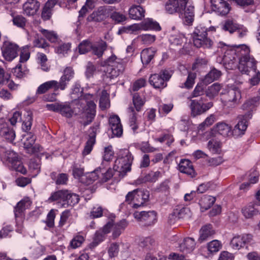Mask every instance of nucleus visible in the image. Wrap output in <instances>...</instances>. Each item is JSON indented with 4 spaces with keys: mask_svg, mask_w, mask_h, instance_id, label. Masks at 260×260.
<instances>
[{
    "mask_svg": "<svg viewBox=\"0 0 260 260\" xmlns=\"http://www.w3.org/2000/svg\"><path fill=\"white\" fill-rule=\"evenodd\" d=\"M133 157L127 149L120 150L118 157L115 160L113 169H109L105 171L104 169L98 168L90 173L89 179L95 177L102 179H110L114 175L119 177H125L126 174L130 172ZM117 176H115L116 178Z\"/></svg>",
    "mask_w": 260,
    "mask_h": 260,
    "instance_id": "nucleus-1",
    "label": "nucleus"
},
{
    "mask_svg": "<svg viewBox=\"0 0 260 260\" xmlns=\"http://www.w3.org/2000/svg\"><path fill=\"white\" fill-rule=\"evenodd\" d=\"M79 103L85 106L82 107L80 118L83 119L81 123L85 125L91 123L95 115L96 105L94 102V97L92 94H85L79 100Z\"/></svg>",
    "mask_w": 260,
    "mask_h": 260,
    "instance_id": "nucleus-2",
    "label": "nucleus"
},
{
    "mask_svg": "<svg viewBox=\"0 0 260 260\" xmlns=\"http://www.w3.org/2000/svg\"><path fill=\"white\" fill-rule=\"evenodd\" d=\"M250 49L246 45H243L241 51V56L239 58L238 68L243 74L250 75L251 72H256L257 70V61L255 58L249 55Z\"/></svg>",
    "mask_w": 260,
    "mask_h": 260,
    "instance_id": "nucleus-3",
    "label": "nucleus"
},
{
    "mask_svg": "<svg viewBox=\"0 0 260 260\" xmlns=\"http://www.w3.org/2000/svg\"><path fill=\"white\" fill-rule=\"evenodd\" d=\"M103 66L106 68L105 71L106 76L110 79L116 78L124 70V64L122 60L114 55L108 58L103 62Z\"/></svg>",
    "mask_w": 260,
    "mask_h": 260,
    "instance_id": "nucleus-4",
    "label": "nucleus"
},
{
    "mask_svg": "<svg viewBox=\"0 0 260 260\" xmlns=\"http://www.w3.org/2000/svg\"><path fill=\"white\" fill-rule=\"evenodd\" d=\"M31 202L29 198L26 197L20 201L14 207V212L16 220V231L19 233L22 232L25 218V211L29 209Z\"/></svg>",
    "mask_w": 260,
    "mask_h": 260,
    "instance_id": "nucleus-5",
    "label": "nucleus"
},
{
    "mask_svg": "<svg viewBox=\"0 0 260 260\" xmlns=\"http://www.w3.org/2000/svg\"><path fill=\"white\" fill-rule=\"evenodd\" d=\"M194 45L198 48H211L213 42L207 37V28L201 25L196 27L192 33Z\"/></svg>",
    "mask_w": 260,
    "mask_h": 260,
    "instance_id": "nucleus-6",
    "label": "nucleus"
},
{
    "mask_svg": "<svg viewBox=\"0 0 260 260\" xmlns=\"http://www.w3.org/2000/svg\"><path fill=\"white\" fill-rule=\"evenodd\" d=\"M243 45L234 48L226 50L223 57V62L225 68L228 70H233L237 66V60L241 56Z\"/></svg>",
    "mask_w": 260,
    "mask_h": 260,
    "instance_id": "nucleus-7",
    "label": "nucleus"
},
{
    "mask_svg": "<svg viewBox=\"0 0 260 260\" xmlns=\"http://www.w3.org/2000/svg\"><path fill=\"white\" fill-rule=\"evenodd\" d=\"M171 77L168 71L162 70L159 74L151 75L149 78V82L154 88L162 89L167 86V82Z\"/></svg>",
    "mask_w": 260,
    "mask_h": 260,
    "instance_id": "nucleus-8",
    "label": "nucleus"
},
{
    "mask_svg": "<svg viewBox=\"0 0 260 260\" xmlns=\"http://www.w3.org/2000/svg\"><path fill=\"white\" fill-rule=\"evenodd\" d=\"M5 157L8 162L9 167L13 170L25 174L26 169L24 167L20 157L14 151L9 150L6 152Z\"/></svg>",
    "mask_w": 260,
    "mask_h": 260,
    "instance_id": "nucleus-9",
    "label": "nucleus"
},
{
    "mask_svg": "<svg viewBox=\"0 0 260 260\" xmlns=\"http://www.w3.org/2000/svg\"><path fill=\"white\" fill-rule=\"evenodd\" d=\"M251 114L249 112L244 115H239L238 116L239 121L232 131V136L235 137L242 136L247 129V120L251 118Z\"/></svg>",
    "mask_w": 260,
    "mask_h": 260,
    "instance_id": "nucleus-10",
    "label": "nucleus"
},
{
    "mask_svg": "<svg viewBox=\"0 0 260 260\" xmlns=\"http://www.w3.org/2000/svg\"><path fill=\"white\" fill-rule=\"evenodd\" d=\"M2 50L4 58L8 61H11L18 56L19 48L16 44L6 42L2 48Z\"/></svg>",
    "mask_w": 260,
    "mask_h": 260,
    "instance_id": "nucleus-11",
    "label": "nucleus"
},
{
    "mask_svg": "<svg viewBox=\"0 0 260 260\" xmlns=\"http://www.w3.org/2000/svg\"><path fill=\"white\" fill-rule=\"evenodd\" d=\"M190 108L191 111V115L193 116L204 113L213 106L212 103L209 102L204 104L202 100H190Z\"/></svg>",
    "mask_w": 260,
    "mask_h": 260,
    "instance_id": "nucleus-12",
    "label": "nucleus"
},
{
    "mask_svg": "<svg viewBox=\"0 0 260 260\" xmlns=\"http://www.w3.org/2000/svg\"><path fill=\"white\" fill-rule=\"evenodd\" d=\"M241 92L238 88H234L228 90L225 93L223 99L225 104L228 106H235L241 99Z\"/></svg>",
    "mask_w": 260,
    "mask_h": 260,
    "instance_id": "nucleus-13",
    "label": "nucleus"
},
{
    "mask_svg": "<svg viewBox=\"0 0 260 260\" xmlns=\"http://www.w3.org/2000/svg\"><path fill=\"white\" fill-rule=\"evenodd\" d=\"M26 140L24 142V148L27 153L30 154H36L42 151V147L39 144H35L36 137L31 133L27 134L26 136Z\"/></svg>",
    "mask_w": 260,
    "mask_h": 260,
    "instance_id": "nucleus-14",
    "label": "nucleus"
},
{
    "mask_svg": "<svg viewBox=\"0 0 260 260\" xmlns=\"http://www.w3.org/2000/svg\"><path fill=\"white\" fill-rule=\"evenodd\" d=\"M252 240V236L250 234L237 235L233 238L231 245L233 248L239 250L245 245L249 244Z\"/></svg>",
    "mask_w": 260,
    "mask_h": 260,
    "instance_id": "nucleus-15",
    "label": "nucleus"
},
{
    "mask_svg": "<svg viewBox=\"0 0 260 260\" xmlns=\"http://www.w3.org/2000/svg\"><path fill=\"white\" fill-rule=\"evenodd\" d=\"M134 216L140 221H146L148 225L153 224L156 220V213L154 211H137L134 213Z\"/></svg>",
    "mask_w": 260,
    "mask_h": 260,
    "instance_id": "nucleus-16",
    "label": "nucleus"
},
{
    "mask_svg": "<svg viewBox=\"0 0 260 260\" xmlns=\"http://www.w3.org/2000/svg\"><path fill=\"white\" fill-rule=\"evenodd\" d=\"M213 10L219 15H225L230 10L229 4L224 0H211Z\"/></svg>",
    "mask_w": 260,
    "mask_h": 260,
    "instance_id": "nucleus-17",
    "label": "nucleus"
},
{
    "mask_svg": "<svg viewBox=\"0 0 260 260\" xmlns=\"http://www.w3.org/2000/svg\"><path fill=\"white\" fill-rule=\"evenodd\" d=\"M184 7L179 0H168L165 4V10L169 14L182 13Z\"/></svg>",
    "mask_w": 260,
    "mask_h": 260,
    "instance_id": "nucleus-18",
    "label": "nucleus"
},
{
    "mask_svg": "<svg viewBox=\"0 0 260 260\" xmlns=\"http://www.w3.org/2000/svg\"><path fill=\"white\" fill-rule=\"evenodd\" d=\"M109 123L113 134L117 137L121 136L123 129L119 117L117 115L110 116Z\"/></svg>",
    "mask_w": 260,
    "mask_h": 260,
    "instance_id": "nucleus-19",
    "label": "nucleus"
},
{
    "mask_svg": "<svg viewBox=\"0 0 260 260\" xmlns=\"http://www.w3.org/2000/svg\"><path fill=\"white\" fill-rule=\"evenodd\" d=\"M191 215L190 210L188 208H176L174 210L173 212L170 215L169 221L170 223H174L173 220H175L176 218H189L191 217Z\"/></svg>",
    "mask_w": 260,
    "mask_h": 260,
    "instance_id": "nucleus-20",
    "label": "nucleus"
},
{
    "mask_svg": "<svg viewBox=\"0 0 260 260\" xmlns=\"http://www.w3.org/2000/svg\"><path fill=\"white\" fill-rule=\"evenodd\" d=\"M74 72L71 67H67L64 70L62 76L58 82L60 89L63 90L66 89L69 82L73 78Z\"/></svg>",
    "mask_w": 260,
    "mask_h": 260,
    "instance_id": "nucleus-21",
    "label": "nucleus"
},
{
    "mask_svg": "<svg viewBox=\"0 0 260 260\" xmlns=\"http://www.w3.org/2000/svg\"><path fill=\"white\" fill-rule=\"evenodd\" d=\"M179 170L191 178L196 177V173L191 162L188 159H182L179 164Z\"/></svg>",
    "mask_w": 260,
    "mask_h": 260,
    "instance_id": "nucleus-22",
    "label": "nucleus"
},
{
    "mask_svg": "<svg viewBox=\"0 0 260 260\" xmlns=\"http://www.w3.org/2000/svg\"><path fill=\"white\" fill-rule=\"evenodd\" d=\"M50 89H53L54 91L60 89L57 81L50 80L41 84L36 91V94L45 93Z\"/></svg>",
    "mask_w": 260,
    "mask_h": 260,
    "instance_id": "nucleus-23",
    "label": "nucleus"
},
{
    "mask_svg": "<svg viewBox=\"0 0 260 260\" xmlns=\"http://www.w3.org/2000/svg\"><path fill=\"white\" fill-rule=\"evenodd\" d=\"M215 234V231L211 224H206L202 227L200 231V237L198 241L200 243L204 242L208 240Z\"/></svg>",
    "mask_w": 260,
    "mask_h": 260,
    "instance_id": "nucleus-24",
    "label": "nucleus"
},
{
    "mask_svg": "<svg viewBox=\"0 0 260 260\" xmlns=\"http://www.w3.org/2000/svg\"><path fill=\"white\" fill-rule=\"evenodd\" d=\"M196 243L194 240L192 238H185L183 241L180 243L179 246V250L183 253H188L192 251L195 248Z\"/></svg>",
    "mask_w": 260,
    "mask_h": 260,
    "instance_id": "nucleus-25",
    "label": "nucleus"
},
{
    "mask_svg": "<svg viewBox=\"0 0 260 260\" xmlns=\"http://www.w3.org/2000/svg\"><path fill=\"white\" fill-rule=\"evenodd\" d=\"M40 7L39 3L36 0H27L23 6L24 13L27 15H34L36 13Z\"/></svg>",
    "mask_w": 260,
    "mask_h": 260,
    "instance_id": "nucleus-26",
    "label": "nucleus"
},
{
    "mask_svg": "<svg viewBox=\"0 0 260 260\" xmlns=\"http://www.w3.org/2000/svg\"><path fill=\"white\" fill-rule=\"evenodd\" d=\"M215 131L224 137L232 136V127L224 122H219L214 127Z\"/></svg>",
    "mask_w": 260,
    "mask_h": 260,
    "instance_id": "nucleus-27",
    "label": "nucleus"
},
{
    "mask_svg": "<svg viewBox=\"0 0 260 260\" xmlns=\"http://www.w3.org/2000/svg\"><path fill=\"white\" fill-rule=\"evenodd\" d=\"M106 13V9L104 7L99 8L97 11H94L87 18L89 22H99L103 20Z\"/></svg>",
    "mask_w": 260,
    "mask_h": 260,
    "instance_id": "nucleus-28",
    "label": "nucleus"
},
{
    "mask_svg": "<svg viewBox=\"0 0 260 260\" xmlns=\"http://www.w3.org/2000/svg\"><path fill=\"white\" fill-rule=\"evenodd\" d=\"M156 50L153 48L144 49L141 54V58L144 64H148L154 57Z\"/></svg>",
    "mask_w": 260,
    "mask_h": 260,
    "instance_id": "nucleus-29",
    "label": "nucleus"
},
{
    "mask_svg": "<svg viewBox=\"0 0 260 260\" xmlns=\"http://www.w3.org/2000/svg\"><path fill=\"white\" fill-rule=\"evenodd\" d=\"M221 75V72L214 68L212 69L204 77L202 82L205 85L217 80Z\"/></svg>",
    "mask_w": 260,
    "mask_h": 260,
    "instance_id": "nucleus-30",
    "label": "nucleus"
},
{
    "mask_svg": "<svg viewBox=\"0 0 260 260\" xmlns=\"http://www.w3.org/2000/svg\"><path fill=\"white\" fill-rule=\"evenodd\" d=\"M79 197L75 193H70L67 190L64 203H60L61 207L67 208L68 206H72L77 204L79 201Z\"/></svg>",
    "mask_w": 260,
    "mask_h": 260,
    "instance_id": "nucleus-31",
    "label": "nucleus"
},
{
    "mask_svg": "<svg viewBox=\"0 0 260 260\" xmlns=\"http://www.w3.org/2000/svg\"><path fill=\"white\" fill-rule=\"evenodd\" d=\"M145 10L140 6H134L129 10V15L132 19L139 20L144 17Z\"/></svg>",
    "mask_w": 260,
    "mask_h": 260,
    "instance_id": "nucleus-32",
    "label": "nucleus"
},
{
    "mask_svg": "<svg viewBox=\"0 0 260 260\" xmlns=\"http://www.w3.org/2000/svg\"><path fill=\"white\" fill-rule=\"evenodd\" d=\"M0 135L10 141H12L15 138V132L6 124L1 125Z\"/></svg>",
    "mask_w": 260,
    "mask_h": 260,
    "instance_id": "nucleus-33",
    "label": "nucleus"
},
{
    "mask_svg": "<svg viewBox=\"0 0 260 260\" xmlns=\"http://www.w3.org/2000/svg\"><path fill=\"white\" fill-rule=\"evenodd\" d=\"M183 12H184V19L185 22L188 24L191 23L194 20V7L191 5L187 4L184 7Z\"/></svg>",
    "mask_w": 260,
    "mask_h": 260,
    "instance_id": "nucleus-34",
    "label": "nucleus"
},
{
    "mask_svg": "<svg viewBox=\"0 0 260 260\" xmlns=\"http://www.w3.org/2000/svg\"><path fill=\"white\" fill-rule=\"evenodd\" d=\"M67 190H60L52 193L48 199L50 202L58 201V204L61 206L60 203H64Z\"/></svg>",
    "mask_w": 260,
    "mask_h": 260,
    "instance_id": "nucleus-35",
    "label": "nucleus"
},
{
    "mask_svg": "<svg viewBox=\"0 0 260 260\" xmlns=\"http://www.w3.org/2000/svg\"><path fill=\"white\" fill-rule=\"evenodd\" d=\"M242 213L246 218H250L258 214L259 211L253 204L249 205L242 209Z\"/></svg>",
    "mask_w": 260,
    "mask_h": 260,
    "instance_id": "nucleus-36",
    "label": "nucleus"
},
{
    "mask_svg": "<svg viewBox=\"0 0 260 260\" xmlns=\"http://www.w3.org/2000/svg\"><path fill=\"white\" fill-rule=\"evenodd\" d=\"M129 113V125L134 132H135L138 128V123L136 113L135 112L134 108L133 107H129L128 108Z\"/></svg>",
    "mask_w": 260,
    "mask_h": 260,
    "instance_id": "nucleus-37",
    "label": "nucleus"
},
{
    "mask_svg": "<svg viewBox=\"0 0 260 260\" xmlns=\"http://www.w3.org/2000/svg\"><path fill=\"white\" fill-rule=\"evenodd\" d=\"M216 199L210 196H204L200 201V204L203 209L207 210L210 208L215 203Z\"/></svg>",
    "mask_w": 260,
    "mask_h": 260,
    "instance_id": "nucleus-38",
    "label": "nucleus"
},
{
    "mask_svg": "<svg viewBox=\"0 0 260 260\" xmlns=\"http://www.w3.org/2000/svg\"><path fill=\"white\" fill-rule=\"evenodd\" d=\"M141 23L143 30H159L160 29L159 24L151 19H148Z\"/></svg>",
    "mask_w": 260,
    "mask_h": 260,
    "instance_id": "nucleus-39",
    "label": "nucleus"
},
{
    "mask_svg": "<svg viewBox=\"0 0 260 260\" xmlns=\"http://www.w3.org/2000/svg\"><path fill=\"white\" fill-rule=\"evenodd\" d=\"M221 143L216 140L211 139L207 144L208 149L213 153H219L221 151Z\"/></svg>",
    "mask_w": 260,
    "mask_h": 260,
    "instance_id": "nucleus-40",
    "label": "nucleus"
},
{
    "mask_svg": "<svg viewBox=\"0 0 260 260\" xmlns=\"http://www.w3.org/2000/svg\"><path fill=\"white\" fill-rule=\"evenodd\" d=\"M141 29H142V23L140 24H134L126 27L121 28L119 29L118 34L119 35L123 33L132 34Z\"/></svg>",
    "mask_w": 260,
    "mask_h": 260,
    "instance_id": "nucleus-41",
    "label": "nucleus"
},
{
    "mask_svg": "<svg viewBox=\"0 0 260 260\" xmlns=\"http://www.w3.org/2000/svg\"><path fill=\"white\" fill-rule=\"evenodd\" d=\"M40 31L50 42L55 43L57 41L58 36L55 31L43 28H41Z\"/></svg>",
    "mask_w": 260,
    "mask_h": 260,
    "instance_id": "nucleus-42",
    "label": "nucleus"
},
{
    "mask_svg": "<svg viewBox=\"0 0 260 260\" xmlns=\"http://www.w3.org/2000/svg\"><path fill=\"white\" fill-rule=\"evenodd\" d=\"M100 107L102 110H105L110 107L109 94L105 90L102 92L100 99Z\"/></svg>",
    "mask_w": 260,
    "mask_h": 260,
    "instance_id": "nucleus-43",
    "label": "nucleus"
},
{
    "mask_svg": "<svg viewBox=\"0 0 260 260\" xmlns=\"http://www.w3.org/2000/svg\"><path fill=\"white\" fill-rule=\"evenodd\" d=\"M221 89V86L219 84L214 83L209 86L206 93L207 96L212 98L217 95Z\"/></svg>",
    "mask_w": 260,
    "mask_h": 260,
    "instance_id": "nucleus-44",
    "label": "nucleus"
},
{
    "mask_svg": "<svg viewBox=\"0 0 260 260\" xmlns=\"http://www.w3.org/2000/svg\"><path fill=\"white\" fill-rule=\"evenodd\" d=\"M58 112L68 118L72 117L74 113L71 107L68 104H60Z\"/></svg>",
    "mask_w": 260,
    "mask_h": 260,
    "instance_id": "nucleus-45",
    "label": "nucleus"
},
{
    "mask_svg": "<svg viewBox=\"0 0 260 260\" xmlns=\"http://www.w3.org/2000/svg\"><path fill=\"white\" fill-rule=\"evenodd\" d=\"M196 78V74L195 73L189 72L186 81L180 86L181 88H186L187 89L191 88L194 83V80Z\"/></svg>",
    "mask_w": 260,
    "mask_h": 260,
    "instance_id": "nucleus-46",
    "label": "nucleus"
},
{
    "mask_svg": "<svg viewBox=\"0 0 260 260\" xmlns=\"http://www.w3.org/2000/svg\"><path fill=\"white\" fill-rule=\"evenodd\" d=\"M222 247L221 242L217 240H214L208 243L207 248L210 253H214L218 251Z\"/></svg>",
    "mask_w": 260,
    "mask_h": 260,
    "instance_id": "nucleus-47",
    "label": "nucleus"
},
{
    "mask_svg": "<svg viewBox=\"0 0 260 260\" xmlns=\"http://www.w3.org/2000/svg\"><path fill=\"white\" fill-rule=\"evenodd\" d=\"M106 49V44L105 42H102L98 45H92V50L93 53L98 57L102 56L103 52Z\"/></svg>",
    "mask_w": 260,
    "mask_h": 260,
    "instance_id": "nucleus-48",
    "label": "nucleus"
},
{
    "mask_svg": "<svg viewBox=\"0 0 260 260\" xmlns=\"http://www.w3.org/2000/svg\"><path fill=\"white\" fill-rule=\"evenodd\" d=\"M92 45L88 41H82L78 46L79 52L80 54H85L91 50Z\"/></svg>",
    "mask_w": 260,
    "mask_h": 260,
    "instance_id": "nucleus-49",
    "label": "nucleus"
},
{
    "mask_svg": "<svg viewBox=\"0 0 260 260\" xmlns=\"http://www.w3.org/2000/svg\"><path fill=\"white\" fill-rule=\"evenodd\" d=\"M95 136L94 135L93 136H89L82 152L83 155H87L91 152L93 145L95 143Z\"/></svg>",
    "mask_w": 260,
    "mask_h": 260,
    "instance_id": "nucleus-50",
    "label": "nucleus"
},
{
    "mask_svg": "<svg viewBox=\"0 0 260 260\" xmlns=\"http://www.w3.org/2000/svg\"><path fill=\"white\" fill-rule=\"evenodd\" d=\"M155 243V240L151 237L142 238L140 239L139 245L142 247L150 248Z\"/></svg>",
    "mask_w": 260,
    "mask_h": 260,
    "instance_id": "nucleus-51",
    "label": "nucleus"
},
{
    "mask_svg": "<svg viewBox=\"0 0 260 260\" xmlns=\"http://www.w3.org/2000/svg\"><path fill=\"white\" fill-rule=\"evenodd\" d=\"M141 197V200L140 204L139 203H135L134 204V208H138L143 204L149 200V192L147 190L146 191H139V193L137 194V197Z\"/></svg>",
    "mask_w": 260,
    "mask_h": 260,
    "instance_id": "nucleus-52",
    "label": "nucleus"
},
{
    "mask_svg": "<svg viewBox=\"0 0 260 260\" xmlns=\"http://www.w3.org/2000/svg\"><path fill=\"white\" fill-rule=\"evenodd\" d=\"M133 104L137 111H140L142 107L144 104V101L140 96L138 93H135L133 99Z\"/></svg>",
    "mask_w": 260,
    "mask_h": 260,
    "instance_id": "nucleus-53",
    "label": "nucleus"
},
{
    "mask_svg": "<svg viewBox=\"0 0 260 260\" xmlns=\"http://www.w3.org/2000/svg\"><path fill=\"white\" fill-rule=\"evenodd\" d=\"M238 24L234 23L233 21L229 20L225 22L222 28L224 30L228 31L230 33L232 34L236 31L238 29Z\"/></svg>",
    "mask_w": 260,
    "mask_h": 260,
    "instance_id": "nucleus-54",
    "label": "nucleus"
},
{
    "mask_svg": "<svg viewBox=\"0 0 260 260\" xmlns=\"http://www.w3.org/2000/svg\"><path fill=\"white\" fill-rule=\"evenodd\" d=\"M35 47L46 49L49 46V44L42 38L39 37L38 35L35 37L33 42Z\"/></svg>",
    "mask_w": 260,
    "mask_h": 260,
    "instance_id": "nucleus-55",
    "label": "nucleus"
},
{
    "mask_svg": "<svg viewBox=\"0 0 260 260\" xmlns=\"http://www.w3.org/2000/svg\"><path fill=\"white\" fill-rule=\"evenodd\" d=\"M84 241V238L82 236L77 235L75 236L70 242V246L75 249L80 247Z\"/></svg>",
    "mask_w": 260,
    "mask_h": 260,
    "instance_id": "nucleus-56",
    "label": "nucleus"
},
{
    "mask_svg": "<svg viewBox=\"0 0 260 260\" xmlns=\"http://www.w3.org/2000/svg\"><path fill=\"white\" fill-rule=\"evenodd\" d=\"M13 24L21 28H24L26 23V19L21 15H16L13 18Z\"/></svg>",
    "mask_w": 260,
    "mask_h": 260,
    "instance_id": "nucleus-57",
    "label": "nucleus"
},
{
    "mask_svg": "<svg viewBox=\"0 0 260 260\" xmlns=\"http://www.w3.org/2000/svg\"><path fill=\"white\" fill-rule=\"evenodd\" d=\"M142 42L146 45H150L155 41V36L154 35L145 34L139 36Z\"/></svg>",
    "mask_w": 260,
    "mask_h": 260,
    "instance_id": "nucleus-58",
    "label": "nucleus"
},
{
    "mask_svg": "<svg viewBox=\"0 0 260 260\" xmlns=\"http://www.w3.org/2000/svg\"><path fill=\"white\" fill-rule=\"evenodd\" d=\"M103 213V208L100 206H96L92 209L90 213V216L92 218H99L102 216Z\"/></svg>",
    "mask_w": 260,
    "mask_h": 260,
    "instance_id": "nucleus-59",
    "label": "nucleus"
},
{
    "mask_svg": "<svg viewBox=\"0 0 260 260\" xmlns=\"http://www.w3.org/2000/svg\"><path fill=\"white\" fill-rule=\"evenodd\" d=\"M119 252V245L116 243H112L109 247L108 252L110 257L116 256Z\"/></svg>",
    "mask_w": 260,
    "mask_h": 260,
    "instance_id": "nucleus-60",
    "label": "nucleus"
},
{
    "mask_svg": "<svg viewBox=\"0 0 260 260\" xmlns=\"http://www.w3.org/2000/svg\"><path fill=\"white\" fill-rule=\"evenodd\" d=\"M55 214L53 209L51 210L48 213L45 223L49 228H53L54 225V219Z\"/></svg>",
    "mask_w": 260,
    "mask_h": 260,
    "instance_id": "nucleus-61",
    "label": "nucleus"
},
{
    "mask_svg": "<svg viewBox=\"0 0 260 260\" xmlns=\"http://www.w3.org/2000/svg\"><path fill=\"white\" fill-rule=\"evenodd\" d=\"M32 116L30 113H27L25 120L23 121L22 124V129L27 132L29 131L31 126L32 124Z\"/></svg>",
    "mask_w": 260,
    "mask_h": 260,
    "instance_id": "nucleus-62",
    "label": "nucleus"
},
{
    "mask_svg": "<svg viewBox=\"0 0 260 260\" xmlns=\"http://www.w3.org/2000/svg\"><path fill=\"white\" fill-rule=\"evenodd\" d=\"M204 85L201 83L198 84L194 89L193 90L191 96L190 98L197 97L202 95L204 94Z\"/></svg>",
    "mask_w": 260,
    "mask_h": 260,
    "instance_id": "nucleus-63",
    "label": "nucleus"
},
{
    "mask_svg": "<svg viewBox=\"0 0 260 260\" xmlns=\"http://www.w3.org/2000/svg\"><path fill=\"white\" fill-rule=\"evenodd\" d=\"M184 39L183 35H179L178 36H175L171 35L170 37V42L175 45H181L183 43V40Z\"/></svg>",
    "mask_w": 260,
    "mask_h": 260,
    "instance_id": "nucleus-64",
    "label": "nucleus"
}]
</instances>
